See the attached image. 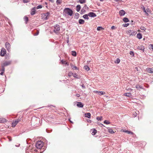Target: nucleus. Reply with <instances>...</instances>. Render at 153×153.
I'll return each instance as SVG.
<instances>
[{
    "label": "nucleus",
    "mask_w": 153,
    "mask_h": 153,
    "mask_svg": "<svg viewBox=\"0 0 153 153\" xmlns=\"http://www.w3.org/2000/svg\"><path fill=\"white\" fill-rule=\"evenodd\" d=\"M135 69H136V70H137V67H136V68H135Z\"/></svg>",
    "instance_id": "774afa93"
},
{
    "label": "nucleus",
    "mask_w": 153,
    "mask_h": 153,
    "mask_svg": "<svg viewBox=\"0 0 153 153\" xmlns=\"http://www.w3.org/2000/svg\"><path fill=\"white\" fill-rule=\"evenodd\" d=\"M61 62L62 64H66L67 65H69V63L68 62H66V61L64 60H62L61 61Z\"/></svg>",
    "instance_id": "2eb2a0df"
},
{
    "label": "nucleus",
    "mask_w": 153,
    "mask_h": 153,
    "mask_svg": "<svg viewBox=\"0 0 153 153\" xmlns=\"http://www.w3.org/2000/svg\"><path fill=\"white\" fill-rule=\"evenodd\" d=\"M42 6L40 5H39L38 6H37L36 8L37 9H39V8H42Z\"/></svg>",
    "instance_id": "8fccbe9b"
},
{
    "label": "nucleus",
    "mask_w": 153,
    "mask_h": 153,
    "mask_svg": "<svg viewBox=\"0 0 153 153\" xmlns=\"http://www.w3.org/2000/svg\"><path fill=\"white\" fill-rule=\"evenodd\" d=\"M98 124L99 125H100V127H105V126L103 124H102V123H99Z\"/></svg>",
    "instance_id": "09e8293b"
},
{
    "label": "nucleus",
    "mask_w": 153,
    "mask_h": 153,
    "mask_svg": "<svg viewBox=\"0 0 153 153\" xmlns=\"http://www.w3.org/2000/svg\"><path fill=\"white\" fill-rule=\"evenodd\" d=\"M135 87L138 90H140V89H143V86H140L138 85H136Z\"/></svg>",
    "instance_id": "9b49d317"
},
{
    "label": "nucleus",
    "mask_w": 153,
    "mask_h": 153,
    "mask_svg": "<svg viewBox=\"0 0 153 153\" xmlns=\"http://www.w3.org/2000/svg\"><path fill=\"white\" fill-rule=\"evenodd\" d=\"M102 118V117H97V120L98 121H100L101 120Z\"/></svg>",
    "instance_id": "c03bdc74"
},
{
    "label": "nucleus",
    "mask_w": 153,
    "mask_h": 153,
    "mask_svg": "<svg viewBox=\"0 0 153 153\" xmlns=\"http://www.w3.org/2000/svg\"><path fill=\"white\" fill-rule=\"evenodd\" d=\"M23 1L24 3H27L29 2V1L28 0H23Z\"/></svg>",
    "instance_id": "49530a36"
},
{
    "label": "nucleus",
    "mask_w": 153,
    "mask_h": 153,
    "mask_svg": "<svg viewBox=\"0 0 153 153\" xmlns=\"http://www.w3.org/2000/svg\"><path fill=\"white\" fill-rule=\"evenodd\" d=\"M50 1H53V0H49Z\"/></svg>",
    "instance_id": "338daca9"
},
{
    "label": "nucleus",
    "mask_w": 153,
    "mask_h": 153,
    "mask_svg": "<svg viewBox=\"0 0 153 153\" xmlns=\"http://www.w3.org/2000/svg\"><path fill=\"white\" fill-rule=\"evenodd\" d=\"M43 143L41 141H38L36 144V146L37 149H40L42 147Z\"/></svg>",
    "instance_id": "f03ea898"
},
{
    "label": "nucleus",
    "mask_w": 153,
    "mask_h": 153,
    "mask_svg": "<svg viewBox=\"0 0 153 153\" xmlns=\"http://www.w3.org/2000/svg\"><path fill=\"white\" fill-rule=\"evenodd\" d=\"M4 73V72H2L1 73H0V74L1 75H3V74Z\"/></svg>",
    "instance_id": "680f3d73"
},
{
    "label": "nucleus",
    "mask_w": 153,
    "mask_h": 153,
    "mask_svg": "<svg viewBox=\"0 0 153 153\" xmlns=\"http://www.w3.org/2000/svg\"><path fill=\"white\" fill-rule=\"evenodd\" d=\"M60 30V27L59 25H56L54 26L53 31L56 33H58Z\"/></svg>",
    "instance_id": "20e7f679"
},
{
    "label": "nucleus",
    "mask_w": 153,
    "mask_h": 153,
    "mask_svg": "<svg viewBox=\"0 0 153 153\" xmlns=\"http://www.w3.org/2000/svg\"><path fill=\"white\" fill-rule=\"evenodd\" d=\"M22 118V117H21L20 118H19L18 119H16V121H17V123H18L20 121Z\"/></svg>",
    "instance_id": "de8ad7c7"
},
{
    "label": "nucleus",
    "mask_w": 153,
    "mask_h": 153,
    "mask_svg": "<svg viewBox=\"0 0 153 153\" xmlns=\"http://www.w3.org/2000/svg\"><path fill=\"white\" fill-rule=\"evenodd\" d=\"M123 131L125 132H127L128 134H132V135L133 134V133L131 132L130 131H128V130H124Z\"/></svg>",
    "instance_id": "393cba45"
},
{
    "label": "nucleus",
    "mask_w": 153,
    "mask_h": 153,
    "mask_svg": "<svg viewBox=\"0 0 153 153\" xmlns=\"http://www.w3.org/2000/svg\"><path fill=\"white\" fill-rule=\"evenodd\" d=\"M10 64L11 62H6L4 63L3 65L4 66H6L10 65Z\"/></svg>",
    "instance_id": "aec40b11"
},
{
    "label": "nucleus",
    "mask_w": 153,
    "mask_h": 153,
    "mask_svg": "<svg viewBox=\"0 0 153 153\" xmlns=\"http://www.w3.org/2000/svg\"><path fill=\"white\" fill-rule=\"evenodd\" d=\"M39 33V31L38 30L36 31V32L33 34L34 36H36L38 35Z\"/></svg>",
    "instance_id": "a19ab883"
},
{
    "label": "nucleus",
    "mask_w": 153,
    "mask_h": 153,
    "mask_svg": "<svg viewBox=\"0 0 153 153\" xmlns=\"http://www.w3.org/2000/svg\"><path fill=\"white\" fill-rule=\"evenodd\" d=\"M99 0L101 1H104V0Z\"/></svg>",
    "instance_id": "0e129e2a"
},
{
    "label": "nucleus",
    "mask_w": 153,
    "mask_h": 153,
    "mask_svg": "<svg viewBox=\"0 0 153 153\" xmlns=\"http://www.w3.org/2000/svg\"><path fill=\"white\" fill-rule=\"evenodd\" d=\"M71 68L73 69H74V70H78V68L76 66L72 64H71Z\"/></svg>",
    "instance_id": "4468645a"
},
{
    "label": "nucleus",
    "mask_w": 153,
    "mask_h": 153,
    "mask_svg": "<svg viewBox=\"0 0 153 153\" xmlns=\"http://www.w3.org/2000/svg\"><path fill=\"white\" fill-rule=\"evenodd\" d=\"M73 13V11L68 8H65L63 10V14L65 16L67 15L71 16Z\"/></svg>",
    "instance_id": "f257e3e1"
},
{
    "label": "nucleus",
    "mask_w": 153,
    "mask_h": 153,
    "mask_svg": "<svg viewBox=\"0 0 153 153\" xmlns=\"http://www.w3.org/2000/svg\"><path fill=\"white\" fill-rule=\"evenodd\" d=\"M71 74L73 75V73L71 72H69L68 74V76H71Z\"/></svg>",
    "instance_id": "5fc2aeb1"
},
{
    "label": "nucleus",
    "mask_w": 153,
    "mask_h": 153,
    "mask_svg": "<svg viewBox=\"0 0 153 153\" xmlns=\"http://www.w3.org/2000/svg\"><path fill=\"white\" fill-rule=\"evenodd\" d=\"M24 19L25 22L26 23H27L28 20V18L27 16H25L24 17Z\"/></svg>",
    "instance_id": "c756f323"
},
{
    "label": "nucleus",
    "mask_w": 153,
    "mask_h": 153,
    "mask_svg": "<svg viewBox=\"0 0 153 153\" xmlns=\"http://www.w3.org/2000/svg\"><path fill=\"white\" fill-rule=\"evenodd\" d=\"M99 91H94V92L95 93H99Z\"/></svg>",
    "instance_id": "6e6d98bb"
},
{
    "label": "nucleus",
    "mask_w": 153,
    "mask_h": 153,
    "mask_svg": "<svg viewBox=\"0 0 153 153\" xmlns=\"http://www.w3.org/2000/svg\"><path fill=\"white\" fill-rule=\"evenodd\" d=\"M137 37L139 39H141L142 38V35L141 33H138L137 36Z\"/></svg>",
    "instance_id": "4be33fe9"
},
{
    "label": "nucleus",
    "mask_w": 153,
    "mask_h": 153,
    "mask_svg": "<svg viewBox=\"0 0 153 153\" xmlns=\"http://www.w3.org/2000/svg\"><path fill=\"white\" fill-rule=\"evenodd\" d=\"M140 29L142 30H143L144 31H145L146 30V28L143 27H140Z\"/></svg>",
    "instance_id": "a18cd8bd"
},
{
    "label": "nucleus",
    "mask_w": 153,
    "mask_h": 153,
    "mask_svg": "<svg viewBox=\"0 0 153 153\" xmlns=\"http://www.w3.org/2000/svg\"><path fill=\"white\" fill-rule=\"evenodd\" d=\"M18 123H17V121L16 120H15V121H13L12 123V126L13 127H14Z\"/></svg>",
    "instance_id": "412c9836"
},
{
    "label": "nucleus",
    "mask_w": 153,
    "mask_h": 153,
    "mask_svg": "<svg viewBox=\"0 0 153 153\" xmlns=\"http://www.w3.org/2000/svg\"><path fill=\"white\" fill-rule=\"evenodd\" d=\"M88 14H85L83 16V17L84 18L86 19H89V18L88 17Z\"/></svg>",
    "instance_id": "a878e982"
},
{
    "label": "nucleus",
    "mask_w": 153,
    "mask_h": 153,
    "mask_svg": "<svg viewBox=\"0 0 153 153\" xmlns=\"http://www.w3.org/2000/svg\"><path fill=\"white\" fill-rule=\"evenodd\" d=\"M81 9V6L79 5L77 6L76 7V10L77 12H79Z\"/></svg>",
    "instance_id": "5701e85b"
},
{
    "label": "nucleus",
    "mask_w": 153,
    "mask_h": 153,
    "mask_svg": "<svg viewBox=\"0 0 153 153\" xmlns=\"http://www.w3.org/2000/svg\"><path fill=\"white\" fill-rule=\"evenodd\" d=\"M120 62V60L119 58H117L115 61V63H119Z\"/></svg>",
    "instance_id": "473e14b6"
},
{
    "label": "nucleus",
    "mask_w": 153,
    "mask_h": 153,
    "mask_svg": "<svg viewBox=\"0 0 153 153\" xmlns=\"http://www.w3.org/2000/svg\"><path fill=\"white\" fill-rule=\"evenodd\" d=\"M84 69H85V70H86L87 71H88L90 69L89 67L87 66H84Z\"/></svg>",
    "instance_id": "bb28decb"
},
{
    "label": "nucleus",
    "mask_w": 153,
    "mask_h": 153,
    "mask_svg": "<svg viewBox=\"0 0 153 153\" xmlns=\"http://www.w3.org/2000/svg\"><path fill=\"white\" fill-rule=\"evenodd\" d=\"M76 96L77 97H79L80 96V95L79 94H76Z\"/></svg>",
    "instance_id": "13d9d810"
},
{
    "label": "nucleus",
    "mask_w": 153,
    "mask_h": 153,
    "mask_svg": "<svg viewBox=\"0 0 153 153\" xmlns=\"http://www.w3.org/2000/svg\"><path fill=\"white\" fill-rule=\"evenodd\" d=\"M88 16L91 17H94L96 16V14L93 12H90L88 14Z\"/></svg>",
    "instance_id": "6e6552de"
},
{
    "label": "nucleus",
    "mask_w": 153,
    "mask_h": 153,
    "mask_svg": "<svg viewBox=\"0 0 153 153\" xmlns=\"http://www.w3.org/2000/svg\"><path fill=\"white\" fill-rule=\"evenodd\" d=\"M119 14L120 16H123L125 15V11L123 10H121L119 11Z\"/></svg>",
    "instance_id": "9d476101"
},
{
    "label": "nucleus",
    "mask_w": 153,
    "mask_h": 153,
    "mask_svg": "<svg viewBox=\"0 0 153 153\" xmlns=\"http://www.w3.org/2000/svg\"><path fill=\"white\" fill-rule=\"evenodd\" d=\"M137 48L138 49L143 51L144 49V46H142V45H141V46H138L137 47Z\"/></svg>",
    "instance_id": "a211bd4d"
},
{
    "label": "nucleus",
    "mask_w": 153,
    "mask_h": 153,
    "mask_svg": "<svg viewBox=\"0 0 153 153\" xmlns=\"http://www.w3.org/2000/svg\"><path fill=\"white\" fill-rule=\"evenodd\" d=\"M104 28H103L101 27H98L97 28V30H98V31L100 30H104Z\"/></svg>",
    "instance_id": "72a5a7b5"
},
{
    "label": "nucleus",
    "mask_w": 153,
    "mask_h": 153,
    "mask_svg": "<svg viewBox=\"0 0 153 153\" xmlns=\"http://www.w3.org/2000/svg\"><path fill=\"white\" fill-rule=\"evenodd\" d=\"M79 22L80 24H84L85 23V21L84 20L82 19H79Z\"/></svg>",
    "instance_id": "6ab92c4d"
},
{
    "label": "nucleus",
    "mask_w": 153,
    "mask_h": 153,
    "mask_svg": "<svg viewBox=\"0 0 153 153\" xmlns=\"http://www.w3.org/2000/svg\"><path fill=\"white\" fill-rule=\"evenodd\" d=\"M79 108H82L83 106V105L81 102H78L76 105Z\"/></svg>",
    "instance_id": "f8f14e48"
},
{
    "label": "nucleus",
    "mask_w": 153,
    "mask_h": 153,
    "mask_svg": "<svg viewBox=\"0 0 153 153\" xmlns=\"http://www.w3.org/2000/svg\"><path fill=\"white\" fill-rule=\"evenodd\" d=\"M99 94L100 95H102L105 94V92L103 91H99Z\"/></svg>",
    "instance_id": "2f4dec72"
},
{
    "label": "nucleus",
    "mask_w": 153,
    "mask_h": 153,
    "mask_svg": "<svg viewBox=\"0 0 153 153\" xmlns=\"http://www.w3.org/2000/svg\"><path fill=\"white\" fill-rule=\"evenodd\" d=\"M69 120L70 121V122L71 123H73V122L70 120V119H69Z\"/></svg>",
    "instance_id": "052dcab7"
},
{
    "label": "nucleus",
    "mask_w": 153,
    "mask_h": 153,
    "mask_svg": "<svg viewBox=\"0 0 153 153\" xmlns=\"http://www.w3.org/2000/svg\"><path fill=\"white\" fill-rule=\"evenodd\" d=\"M143 10L144 12H145L146 14H147V15L148 14V13L146 12V11L145 7H143Z\"/></svg>",
    "instance_id": "864d4df0"
},
{
    "label": "nucleus",
    "mask_w": 153,
    "mask_h": 153,
    "mask_svg": "<svg viewBox=\"0 0 153 153\" xmlns=\"http://www.w3.org/2000/svg\"><path fill=\"white\" fill-rule=\"evenodd\" d=\"M123 21L125 22H128L129 21L128 19L126 17L124 18L123 19Z\"/></svg>",
    "instance_id": "cd10ccee"
},
{
    "label": "nucleus",
    "mask_w": 153,
    "mask_h": 153,
    "mask_svg": "<svg viewBox=\"0 0 153 153\" xmlns=\"http://www.w3.org/2000/svg\"><path fill=\"white\" fill-rule=\"evenodd\" d=\"M62 2L61 0H57L56 2V4L59 5L61 4Z\"/></svg>",
    "instance_id": "7c9ffc66"
},
{
    "label": "nucleus",
    "mask_w": 153,
    "mask_h": 153,
    "mask_svg": "<svg viewBox=\"0 0 153 153\" xmlns=\"http://www.w3.org/2000/svg\"><path fill=\"white\" fill-rule=\"evenodd\" d=\"M149 48L153 51V45L151 44L149 46Z\"/></svg>",
    "instance_id": "58836bf2"
},
{
    "label": "nucleus",
    "mask_w": 153,
    "mask_h": 153,
    "mask_svg": "<svg viewBox=\"0 0 153 153\" xmlns=\"http://www.w3.org/2000/svg\"><path fill=\"white\" fill-rule=\"evenodd\" d=\"M9 141H11V139H10V138H9Z\"/></svg>",
    "instance_id": "e2e57ef3"
},
{
    "label": "nucleus",
    "mask_w": 153,
    "mask_h": 153,
    "mask_svg": "<svg viewBox=\"0 0 153 153\" xmlns=\"http://www.w3.org/2000/svg\"><path fill=\"white\" fill-rule=\"evenodd\" d=\"M35 12H36V10H35V8L34 7L33 8L31 11L30 12V14L32 15H33L35 13Z\"/></svg>",
    "instance_id": "1a4fd4ad"
},
{
    "label": "nucleus",
    "mask_w": 153,
    "mask_h": 153,
    "mask_svg": "<svg viewBox=\"0 0 153 153\" xmlns=\"http://www.w3.org/2000/svg\"><path fill=\"white\" fill-rule=\"evenodd\" d=\"M146 72L149 73H153V69L151 68H147L146 70Z\"/></svg>",
    "instance_id": "0eeeda50"
},
{
    "label": "nucleus",
    "mask_w": 153,
    "mask_h": 153,
    "mask_svg": "<svg viewBox=\"0 0 153 153\" xmlns=\"http://www.w3.org/2000/svg\"><path fill=\"white\" fill-rule=\"evenodd\" d=\"M72 55L74 56H76V52L75 51H72Z\"/></svg>",
    "instance_id": "ea45409f"
},
{
    "label": "nucleus",
    "mask_w": 153,
    "mask_h": 153,
    "mask_svg": "<svg viewBox=\"0 0 153 153\" xmlns=\"http://www.w3.org/2000/svg\"><path fill=\"white\" fill-rule=\"evenodd\" d=\"M29 150H28V149H27L26 150V153H33V151H30L29 152Z\"/></svg>",
    "instance_id": "79ce46f5"
},
{
    "label": "nucleus",
    "mask_w": 153,
    "mask_h": 153,
    "mask_svg": "<svg viewBox=\"0 0 153 153\" xmlns=\"http://www.w3.org/2000/svg\"><path fill=\"white\" fill-rule=\"evenodd\" d=\"M85 0H79V2L81 4H83L85 2Z\"/></svg>",
    "instance_id": "e433bc0d"
},
{
    "label": "nucleus",
    "mask_w": 153,
    "mask_h": 153,
    "mask_svg": "<svg viewBox=\"0 0 153 153\" xmlns=\"http://www.w3.org/2000/svg\"><path fill=\"white\" fill-rule=\"evenodd\" d=\"M49 14H50V13L48 12L47 13H45V16H44L45 18L47 19V16L49 15Z\"/></svg>",
    "instance_id": "c9c22d12"
},
{
    "label": "nucleus",
    "mask_w": 153,
    "mask_h": 153,
    "mask_svg": "<svg viewBox=\"0 0 153 153\" xmlns=\"http://www.w3.org/2000/svg\"><path fill=\"white\" fill-rule=\"evenodd\" d=\"M44 151V150H43V151H41V150H40V153H42V152H43Z\"/></svg>",
    "instance_id": "bf43d9fd"
},
{
    "label": "nucleus",
    "mask_w": 153,
    "mask_h": 153,
    "mask_svg": "<svg viewBox=\"0 0 153 153\" xmlns=\"http://www.w3.org/2000/svg\"><path fill=\"white\" fill-rule=\"evenodd\" d=\"M129 53L131 55H133V56L134 55V52H133L132 51H130Z\"/></svg>",
    "instance_id": "3c124183"
},
{
    "label": "nucleus",
    "mask_w": 153,
    "mask_h": 153,
    "mask_svg": "<svg viewBox=\"0 0 153 153\" xmlns=\"http://www.w3.org/2000/svg\"><path fill=\"white\" fill-rule=\"evenodd\" d=\"M139 113V111H137V112H135V113H133V115L134 117H135L137 116V114H138Z\"/></svg>",
    "instance_id": "4c0bfd02"
},
{
    "label": "nucleus",
    "mask_w": 153,
    "mask_h": 153,
    "mask_svg": "<svg viewBox=\"0 0 153 153\" xmlns=\"http://www.w3.org/2000/svg\"><path fill=\"white\" fill-rule=\"evenodd\" d=\"M6 121L5 119L4 118H0V123H3Z\"/></svg>",
    "instance_id": "b1692460"
},
{
    "label": "nucleus",
    "mask_w": 153,
    "mask_h": 153,
    "mask_svg": "<svg viewBox=\"0 0 153 153\" xmlns=\"http://www.w3.org/2000/svg\"><path fill=\"white\" fill-rule=\"evenodd\" d=\"M129 25V23L125 24H123V26L124 27H126L128 26Z\"/></svg>",
    "instance_id": "37998d69"
},
{
    "label": "nucleus",
    "mask_w": 153,
    "mask_h": 153,
    "mask_svg": "<svg viewBox=\"0 0 153 153\" xmlns=\"http://www.w3.org/2000/svg\"><path fill=\"white\" fill-rule=\"evenodd\" d=\"M91 134L92 135H94L97 133V130L95 129H93L91 130Z\"/></svg>",
    "instance_id": "f3484780"
},
{
    "label": "nucleus",
    "mask_w": 153,
    "mask_h": 153,
    "mask_svg": "<svg viewBox=\"0 0 153 153\" xmlns=\"http://www.w3.org/2000/svg\"><path fill=\"white\" fill-rule=\"evenodd\" d=\"M124 95L125 96L129 97H131L132 96V95L130 93H125Z\"/></svg>",
    "instance_id": "ddd939ff"
},
{
    "label": "nucleus",
    "mask_w": 153,
    "mask_h": 153,
    "mask_svg": "<svg viewBox=\"0 0 153 153\" xmlns=\"http://www.w3.org/2000/svg\"><path fill=\"white\" fill-rule=\"evenodd\" d=\"M108 132H109L110 133L113 134V133H114V131L112 129H111V128H109L108 129Z\"/></svg>",
    "instance_id": "c85d7f7f"
},
{
    "label": "nucleus",
    "mask_w": 153,
    "mask_h": 153,
    "mask_svg": "<svg viewBox=\"0 0 153 153\" xmlns=\"http://www.w3.org/2000/svg\"><path fill=\"white\" fill-rule=\"evenodd\" d=\"M111 29L112 30H114V29H115V28L114 26H113L111 27Z\"/></svg>",
    "instance_id": "4d7b16f0"
},
{
    "label": "nucleus",
    "mask_w": 153,
    "mask_h": 153,
    "mask_svg": "<svg viewBox=\"0 0 153 153\" xmlns=\"http://www.w3.org/2000/svg\"><path fill=\"white\" fill-rule=\"evenodd\" d=\"M114 0L116 1H119V0Z\"/></svg>",
    "instance_id": "69168bd1"
},
{
    "label": "nucleus",
    "mask_w": 153,
    "mask_h": 153,
    "mask_svg": "<svg viewBox=\"0 0 153 153\" xmlns=\"http://www.w3.org/2000/svg\"><path fill=\"white\" fill-rule=\"evenodd\" d=\"M6 53V50L4 48H2L1 50L0 53L1 56H4Z\"/></svg>",
    "instance_id": "39448f33"
},
{
    "label": "nucleus",
    "mask_w": 153,
    "mask_h": 153,
    "mask_svg": "<svg viewBox=\"0 0 153 153\" xmlns=\"http://www.w3.org/2000/svg\"><path fill=\"white\" fill-rule=\"evenodd\" d=\"M126 33L127 34L129 35V36H134L137 33L136 31L131 30H128L126 32Z\"/></svg>",
    "instance_id": "7ed1b4c3"
},
{
    "label": "nucleus",
    "mask_w": 153,
    "mask_h": 153,
    "mask_svg": "<svg viewBox=\"0 0 153 153\" xmlns=\"http://www.w3.org/2000/svg\"><path fill=\"white\" fill-rule=\"evenodd\" d=\"M85 116L88 118H90L91 117V114L90 113H87L85 114Z\"/></svg>",
    "instance_id": "dca6fc26"
},
{
    "label": "nucleus",
    "mask_w": 153,
    "mask_h": 153,
    "mask_svg": "<svg viewBox=\"0 0 153 153\" xmlns=\"http://www.w3.org/2000/svg\"><path fill=\"white\" fill-rule=\"evenodd\" d=\"M103 123L104 124H109L110 123V122L108 121L107 120H105L104 121Z\"/></svg>",
    "instance_id": "f704fd0d"
},
{
    "label": "nucleus",
    "mask_w": 153,
    "mask_h": 153,
    "mask_svg": "<svg viewBox=\"0 0 153 153\" xmlns=\"http://www.w3.org/2000/svg\"><path fill=\"white\" fill-rule=\"evenodd\" d=\"M5 47L7 48L8 51H9L10 49V45L9 42H7L5 43Z\"/></svg>",
    "instance_id": "423d86ee"
},
{
    "label": "nucleus",
    "mask_w": 153,
    "mask_h": 153,
    "mask_svg": "<svg viewBox=\"0 0 153 153\" xmlns=\"http://www.w3.org/2000/svg\"><path fill=\"white\" fill-rule=\"evenodd\" d=\"M80 86H81L82 87V88H83L85 89V86L83 84H82L81 85L80 84Z\"/></svg>",
    "instance_id": "603ef678"
}]
</instances>
